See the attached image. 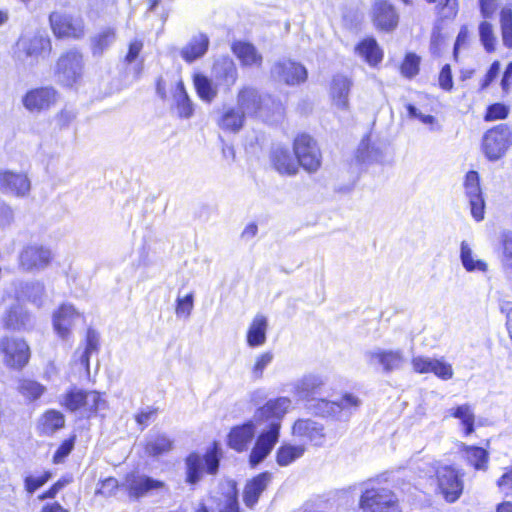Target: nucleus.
I'll list each match as a JSON object with an SVG mask.
<instances>
[{
    "mask_svg": "<svg viewBox=\"0 0 512 512\" xmlns=\"http://www.w3.org/2000/svg\"><path fill=\"white\" fill-rule=\"evenodd\" d=\"M291 404L290 398L278 397L258 409V463L266 458L278 442L282 419Z\"/></svg>",
    "mask_w": 512,
    "mask_h": 512,
    "instance_id": "f257e3e1",
    "label": "nucleus"
},
{
    "mask_svg": "<svg viewBox=\"0 0 512 512\" xmlns=\"http://www.w3.org/2000/svg\"><path fill=\"white\" fill-rule=\"evenodd\" d=\"M16 56L22 62L37 63L51 51V41L44 32L23 35L16 45Z\"/></svg>",
    "mask_w": 512,
    "mask_h": 512,
    "instance_id": "f03ea898",
    "label": "nucleus"
},
{
    "mask_svg": "<svg viewBox=\"0 0 512 512\" xmlns=\"http://www.w3.org/2000/svg\"><path fill=\"white\" fill-rule=\"evenodd\" d=\"M359 507L362 512H401L396 495L386 488L365 489Z\"/></svg>",
    "mask_w": 512,
    "mask_h": 512,
    "instance_id": "7ed1b4c3",
    "label": "nucleus"
},
{
    "mask_svg": "<svg viewBox=\"0 0 512 512\" xmlns=\"http://www.w3.org/2000/svg\"><path fill=\"white\" fill-rule=\"evenodd\" d=\"M364 359L369 367L386 374L402 369L406 362L403 350L382 347L367 350Z\"/></svg>",
    "mask_w": 512,
    "mask_h": 512,
    "instance_id": "20e7f679",
    "label": "nucleus"
},
{
    "mask_svg": "<svg viewBox=\"0 0 512 512\" xmlns=\"http://www.w3.org/2000/svg\"><path fill=\"white\" fill-rule=\"evenodd\" d=\"M512 144V132L506 124L488 130L482 140V150L490 161L501 159Z\"/></svg>",
    "mask_w": 512,
    "mask_h": 512,
    "instance_id": "39448f33",
    "label": "nucleus"
},
{
    "mask_svg": "<svg viewBox=\"0 0 512 512\" xmlns=\"http://www.w3.org/2000/svg\"><path fill=\"white\" fill-rule=\"evenodd\" d=\"M294 154L298 165L304 170L316 172L322 162V155L317 142L308 134H300L294 139Z\"/></svg>",
    "mask_w": 512,
    "mask_h": 512,
    "instance_id": "423d86ee",
    "label": "nucleus"
},
{
    "mask_svg": "<svg viewBox=\"0 0 512 512\" xmlns=\"http://www.w3.org/2000/svg\"><path fill=\"white\" fill-rule=\"evenodd\" d=\"M0 354L3 363L15 370L24 368L30 359V348L25 340L16 337H2L0 339Z\"/></svg>",
    "mask_w": 512,
    "mask_h": 512,
    "instance_id": "0eeeda50",
    "label": "nucleus"
},
{
    "mask_svg": "<svg viewBox=\"0 0 512 512\" xmlns=\"http://www.w3.org/2000/svg\"><path fill=\"white\" fill-rule=\"evenodd\" d=\"M83 56L75 50H69L62 54L56 64L55 76L57 81L64 86H72L82 76Z\"/></svg>",
    "mask_w": 512,
    "mask_h": 512,
    "instance_id": "6e6552de",
    "label": "nucleus"
},
{
    "mask_svg": "<svg viewBox=\"0 0 512 512\" xmlns=\"http://www.w3.org/2000/svg\"><path fill=\"white\" fill-rule=\"evenodd\" d=\"M186 482L190 485L197 484L204 473V466L207 468L209 474H215L219 467V457L217 449L214 447L208 451L204 457L198 454H190L186 460Z\"/></svg>",
    "mask_w": 512,
    "mask_h": 512,
    "instance_id": "1a4fd4ad",
    "label": "nucleus"
},
{
    "mask_svg": "<svg viewBox=\"0 0 512 512\" xmlns=\"http://www.w3.org/2000/svg\"><path fill=\"white\" fill-rule=\"evenodd\" d=\"M49 22L57 38L80 39L85 35L84 22L80 17L54 11L49 16Z\"/></svg>",
    "mask_w": 512,
    "mask_h": 512,
    "instance_id": "9d476101",
    "label": "nucleus"
},
{
    "mask_svg": "<svg viewBox=\"0 0 512 512\" xmlns=\"http://www.w3.org/2000/svg\"><path fill=\"white\" fill-rule=\"evenodd\" d=\"M53 259L52 251L43 245L30 244L19 253L18 262L22 270L38 272L47 268Z\"/></svg>",
    "mask_w": 512,
    "mask_h": 512,
    "instance_id": "9b49d317",
    "label": "nucleus"
},
{
    "mask_svg": "<svg viewBox=\"0 0 512 512\" xmlns=\"http://www.w3.org/2000/svg\"><path fill=\"white\" fill-rule=\"evenodd\" d=\"M438 488L447 502L453 503L463 492L462 475L452 466H441L436 471Z\"/></svg>",
    "mask_w": 512,
    "mask_h": 512,
    "instance_id": "f8f14e48",
    "label": "nucleus"
},
{
    "mask_svg": "<svg viewBox=\"0 0 512 512\" xmlns=\"http://www.w3.org/2000/svg\"><path fill=\"white\" fill-rule=\"evenodd\" d=\"M271 75L279 82L295 86L304 83L308 74L301 63L283 58L274 63L271 68Z\"/></svg>",
    "mask_w": 512,
    "mask_h": 512,
    "instance_id": "ddd939ff",
    "label": "nucleus"
},
{
    "mask_svg": "<svg viewBox=\"0 0 512 512\" xmlns=\"http://www.w3.org/2000/svg\"><path fill=\"white\" fill-rule=\"evenodd\" d=\"M326 383L325 378L316 373H308L291 382L290 393L299 401L311 402L317 399Z\"/></svg>",
    "mask_w": 512,
    "mask_h": 512,
    "instance_id": "4468645a",
    "label": "nucleus"
},
{
    "mask_svg": "<svg viewBox=\"0 0 512 512\" xmlns=\"http://www.w3.org/2000/svg\"><path fill=\"white\" fill-rule=\"evenodd\" d=\"M465 197L470 205L471 215L476 221H482L485 213V201L480 187L479 174L469 171L464 181Z\"/></svg>",
    "mask_w": 512,
    "mask_h": 512,
    "instance_id": "2eb2a0df",
    "label": "nucleus"
},
{
    "mask_svg": "<svg viewBox=\"0 0 512 512\" xmlns=\"http://www.w3.org/2000/svg\"><path fill=\"white\" fill-rule=\"evenodd\" d=\"M122 487L128 490L131 497L140 498L151 491L164 489L165 483L146 475L130 473L126 476Z\"/></svg>",
    "mask_w": 512,
    "mask_h": 512,
    "instance_id": "dca6fc26",
    "label": "nucleus"
},
{
    "mask_svg": "<svg viewBox=\"0 0 512 512\" xmlns=\"http://www.w3.org/2000/svg\"><path fill=\"white\" fill-rule=\"evenodd\" d=\"M320 404L324 406L323 413L326 415L333 416L338 420H347L352 412L360 406L361 401L355 395L346 393L339 401L320 399Z\"/></svg>",
    "mask_w": 512,
    "mask_h": 512,
    "instance_id": "f3484780",
    "label": "nucleus"
},
{
    "mask_svg": "<svg viewBox=\"0 0 512 512\" xmlns=\"http://www.w3.org/2000/svg\"><path fill=\"white\" fill-rule=\"evenodd\" d=\"M292 435L302 442L314 445H321L325 437L323 426L309 418L295 421L292 426Z\"/></svg>",
    "mask_w": 512,
    "mask_h": 512,
    "instance_id": "a211bd4d",
    "label": "nucleus"
},
{
    "mask_svg": "<svg viewBox=\"0 0 512 512\" xmlns=\"http://www.w3.org/2000/svg\"><path fill=\"white\" fill-rule=\"evenodd\" d=\"M372 19L377 29L392 31L398 25L399 16L391 3L376 0L372 6Z\"/></svg>",
    "mask_w": 512,
    "mask_h": 512,
    "instance_id": "6ab92c4d",
    "label": "nucleus"
},
{
    "mask_svg": "<svg viewBox=\"0 0 512 512\" xmlns=\"http://www.w3.org/2000/svg\"><path fill=\"white\" fill-rule=\"evenodd\" d=\"M31 183L24 173L12 171L0 172V190L5 194L16 197H25L28 195Z\"/></svg>",
    "mask_w": 512,
    "mask_h": 512,
    "instance_id": "aec40b11",
    "label": "nucleus"
},
{
    "mask_svg": "<svg viewBox=\"0 0 512 512\" xmlns=\"http://www.w3.org/2000/svg\"><path fill=\"white\" fill-rule=\"evenodd\" d=\"M56 101L57 92L51 87H42L27 92L23 105L30 112H40L50 108Z\"/></svg>",
    "mask_w": 512,
    "mask_h": 512,
    "instance_id": "412c9836",
    "label": "nucleus"
},
{
    "mask_svg": "<svg viewBox=\"0 0 512 512\" xmlns=\"http://www.w3.org/2000/svg\"><path fill=\"white\" fill-rule=\"evenodd\" d=\"M220 491L212 497L213 512H238L236 484L233 481H225L220 484Z\"/></svg>",
    "mask_w": 512,
    "mask_h": 512,
    "instance_id": "4be33fe9",
    "label": "nucleus"
},
{
    "mask_svg": "<svg viewBox=\"0 0 512 512\" xmlns=\"http://www.w3.org/2000/svg\"><path fill=\"white\" fill-rule=\"evenodd\" d=\"M271 161L276 171L282 175L294 176L299 170L296 156H293L285 147L274 148L271 153Z\"/></svg>",
    "mask_w": 512,
    "mask_h": 512,
    "instance_id": "5701e85b",
    "label": "nucleus"
},
{
    "mask_svg": "<svg viewBox=\"0 0 512 512\" xmlns=\"http://www.w3.org/2000/svg\"><path fill=\"white\" fill-rule=\"evenodd\" d=\"M209 37L204 33H198L191 37L189 42L182 47L180 55L187 63H192L202 58L208 51Z\"/></svg>",
    "mask_w": 512,
    "mask_h": 512,
    "instance_id": "b1692460",
    "label": "nucleus"
},
{
    "mask_svg": "<svg viewBox=\"0 0 512 512\" xmlns=\"http://www.w3.org/2000/svg\"><path fill=\"white\" fill-rule=\"evenodd\" d=\"M78 317L79 314L72 305H62L53 316L54 330L62 339H67L71 327Z\"/></svg>",
    "mask_w": 512,
    "mask_h": 512,
    "instance_id": "393cba45",
    "label": "nucleus"
},
{
    "mask_svg": "<svg viewBox=\"0 0 512 512\" xmlns=\"http://www.w3.org/2000/svg\"><path fill=\"white\" fill-rule=\"evenodd\" d=\"M352 87V81L344 75L333 77L330 94L335 106L340 109H347L349 106V92Z\"/></svg>",
    "mask_w": 512,
    "mask_h": 512,
    "instance_id": "a878e982",
    "label": "nucleus"
},
{
    "mask_svg": "<svg viewBox=\"0 0 512 512\" xmlns=\"http://www.w3.org/2000/svg\"><path fill=\"white\" fill-rule=\"evenodd\" d=\"M215 78L228 88L236 83L237 69L233 60L229 57L218 58L213 65Z\"/></svg>",
    "mask_w": 512,
    "mask_h": 512,
    "instance_id": "bb28decb",
    "label": "nucleus"
},
{
    "mask_svg": "<svg viewBox=\"0 0 512 512\" xmlns=\"http://www.w3.org/2000/svg\"><path fill=\"white\" fill-rule=\"evenodd\" d=\"M173 101L177 115L183 119H189L194 113V107L182 80L176 82L173 91Z\"/></svg>",
    "mask_w": 512,
    "mask_h": 512,
    "instance_id": "cd10ccee",
    "label": "nucleus"
},
{
    "mask_svg": "<svg viewBox=\"0 0 512 512\" xmlns=\"http://www.w3.org/2000/svg\"><path fill=\"white\" fill-rule=\"evenodd\" d=\"M3 324L11 330L25 329L30 324V316L20 304L15 303L5 312Z\"/></svg>",
    "mask_w": 512,
    "mask_h": 512,
    "instance_id": "c85d7f7f",
    "label": "nucleus"
},
{
    "mask_svg": "<svg viewBox=\"0 0 512 512\" xmlns=\"http://www.w3.org/2000/svg\"><path fill=\"white\" fill-rule=\"evenodd\" d=\"M355 52L370 66L378 65L383 59V52L374 38L363 39L355 47Z\"/></svg>",
    "mask_w": 512,
    "mask_h": 512,
    "instance_id": "c756f323",
    "label": "nucleus"
},
{
    "mask_svg": "<svg viewBox=\"0 0 512 512\" xmlns=\"http://www.w3.org/2000/svg\"><path fill=\"white\" fill-rule=\"evenodd\" d=\"M245 112L240 108H227L217 120L218 126L227 132L237 133L243 127Z\"/></svg>",
    "mask_w": 512,
    "mask_h": 512,
    "instance_id": "7c9ffc66",
    "label": "nucleus"
},
{
    "mask_svg": "<svg viewBox=\"0 0 512 512\" xmlns=\"http://www.w3.org/2000/svg\"><path fill=\"white\" fill-rule=\"evenodd\" d=\"M255 426L248 422L242 426L235 427L229 434V445L237 451H243L254 437Z\"/></svg>",
    "mask_w": 512,
    "mask_h": 512,
    "instance_id": "2f4dec72",
    "label": "nucleus"
},
{
    "mask_svg": "<svg viewBox=\"0 0 512 512\" xmlns=\"http://www.w3.org/2000/svg\"><path fill=\"white\" fill-rule=\"evenodd\" d=\"M446 416L459 419L466 436L474 432L475 414L473 407L470 404L465 403L457 407L450 408L447 410Z\"/></svg>",
    "mask_w": 512,
    "mask_h": 512,
    "instance_id": "473e14b6",
    "label": "nucleus"
},
{
    "mask_svg": "<svg viewBox=\"0 0 512 512\" xmlns=\"http://www.w3.org/2000/svg\"><path fill=\"white\" fill-rule=\"evenodd\" d=\"M64 415L57 410L46 411L39 420L38 429L41 434L50 436L64 427Z\"/></svg>",
    "mask_w": 512,
    "mask_h": 512,
    "instance_id": "72a5a7b5",
    "label": "nucleus"
},
{
    "mask_svg": "<svg viewBox=\"0 0 512 512\" xmlns=\"http://www.w3.org/2000/svg\"><path fill=\"white\" fill-rule=\"evenodd\" d=\"M460 260L464 269L468 272L485 273L488 270V264L475 256L466 241H462L460 245Z\"/></svg>",
    "mask_w": 512,
    "mask_h": 512,
    "instance_id": "f704fd0d",
    "label": "nucleus"
},
{
    "mask_svg": "<svg viewBox=\"0 0 512 512\" xmlns=\"http://www.w3.org/2000/svg\"><path fill=\"white\" fill-rule=\"evenodd\" d=\"M464 458L476 470L486 471L488 468L489 453L482 447L463 445Z\"/></svg>",
    "mask_w": 512,
    "mask_h": 512,
    "instance_id": "c9c22d12",
    "label": "nucleus"
},
{
    "mask_svg": "<svg viewBox=\"0 0 512 512\" xmlns=\"http://www.w3.org/2000/svg\"><path fill=\"white\" fill-rule=\"evenodd\" d=\"M17 391L26 400L33 402L38 400L46 392V387L33 379L22 378L18 381Z\"/></svg>",
    "mask_w": 512,
    "mask_h": 512,
    "instance_id": "e433bc0d",
    "label": "nucleus"
},
{
    "mask_svg": "<svg viewBox=\"0 0 512 512\" xmlns=\"http://www.w3.org/2000/svg\"><path fill=\"white\" fill-rule=\"evenodd\" d=\"M117 35L114 28H104L92 37L93 55H102L116 41Z\"/></svg>",
    "mask_w": 512,
    "mask_h": 512,
    "instance_id": "4c0bfd02",
    "label": "nucleus"
},
{
    "mask_svg": "<svg viewBox=\"0 0 512 512\" xmlns=\"http://www.w3.org/2000/svg\"><path fill=\"white\" fill-rule=\"evenodd\" d=\"M193 81L196 92L203 101L210 103L216 98L217 88L208 77L195 74Z\"/></svg>",
    "mask_w": 512,
    "mask_h": 512,
    "instance_id": "58836bf2",
    "label": "nucleus"
},
{
    "mask_svg": "<svg viewBox=\"0 0 512 512\" xmlns=\"http://www.w3.org/2000/svg\"><path fill=\"white\" fill-rule=\"evenodd\" d=\"M172 449V441L163 434L151 436L146 443L145 451L149 456L157 457Z\"/></svg>",
    "mask_w": 512,
    "mask_h": 512,
    "instance_id": "ea45409f",
    "label": "nucleus"
},
{
    "mask_svg": "<svg viewBox=\"0 0 512 512\" xmlns=\"http://www.w3.org/2000/svg\"><path fill=\"white\" fill-rule=\"evenodd\" d=\"M305 448L302 445H283L277 451V463L280 466H287L304 454Z\"/></svg>",
    "mask_w": 512,
    "mask_h": 512,
    "instance_id": "a19ab883",
    "label": "nucleus"
},
{
    "mask_svg": "<svg viewBox=\"0 0 512 512\" xmlns=\"http://www.w3.org/2000/svg\"><path fill=\"white\" fill-rule=\"evenodd\" d=\"M107 409V401L97 391H85L84 408L88 413H98Z\"/></svg>",
    "mask_w": 512,
    "mask_h": 512,
    "instance_id": "79ce46f5",
    "label": "nucleus"
},
{
    "mask_svg": "<svg viewBox=\"0 0 512 512\" xmlns=\"http://www.w3.org/2000/svg\"><path fill=\"white\" fill-rule=\"evenodd\" d=\"M502 41L504 46L512 49V8L503 7L500 12Z\"/></svg>",
    "mask_w": 512,
    "mask_h": 512,
    "instance_id": "37998d69",
    "label": "nucleus"
},
{
    "mask_svg": "<svg viewBox=\"0 0 512 512\" xmlns=\"http://www.w3.org/2000/svg\"><path fill=\"white\" fill-rule=\"evenodd\" d=\"M84 394L85 390L74 387L65 393L62 404L72 412L83 409Z\"/></svg>",
    "mask_w": 512,
    "mask_h": 512,
    "instance_id": "c03bdc74",
    "label": "nucleus"
},
{
    "mask_svg": "<svg viewBox=\"0 0 512 512\" xmlns=\"http://www.w3.org/2000/svg\"><path fill=\"white\" fill-rule=\"evenodd\" d=\"M429 4H435L438 14L442 18L453 19L459 10L458 0H425Z\"/></svg>",
    "mask_w": 512,
    "mask_h": 512,
    "instance_id": "a18cd8bd",
    "label": "nucleus"
},
{
    "mask_svg": "<svg viewBox=\"0 0 512 512\" xmlns=\"http://www.w3.org/2000/svg\"><path fill=\"white\" fill-rule=\"evenodd\" d=\"M232 50L243 65H252L256 62V52L253 45L245 42H237L233 44Z\"/></svg>",
    "mask_w": 512,
    "mask_h": 512,
    "instance_id": "49530a36",
    "label": "nucleus"
},
{
    "mask_svg": "<svg viewBox=\"0 0 512 512\" xmlns=\"http://www.w3.org/2000/svg\"><path fill=\"white\" fill-rule=\"evenodd\" d=\"M194 307V293L181 297L177 296L175 314L178 318L188 319L192 313Z\"/></svg>",
    "mask_w": 512,
    "mask_h": 512,
    "instance_id": "de8ad7c7",
    "label": "nucleus"
},
{
    "mask_svg": "<svg viewBox=\"0 0 512 512\" xmlns=\"http://www.w3.org/2000/svg\"><path fill=\"white\" fill-rule=\"evenodd\" d=\"M501 263L504 268L512 269V231L501 234Z\"/></svg>",
    "mask_w": 512,
    "mask_h": 512,
    "instance_id": "09e8293b",
    "label": "nucleus"
},
{
    "mask_svg": "<svg viewBox=\"0 0 512 512\" xmlns=\"http://www.w3.org/2000/svg\"><path fill=\"white\" fill-rule=\"evenodd\" d=\"M480 40L487 52L494 51L496 38L493 33V27L490 23L483 21L479 25Z\"/></svg>",
    "mask_w": 512,
    "mask_h": 512,
    "instance_id": "8fccbe9b",
    "label": "nucleus"
},
{
    "mask_svg": "<svg viewBox=\"0 0 512 512\" xmlns=\"http://www.w3.org/2000/svg\"><path fill=\"white\" fill-rule=\"evenodd\" d=\"M408 115L411 118H416L420 120L423 124L429 125L431 131H439L440 125L437 122V119L432 115H424L421 113L414 105H407Z\"/></svg>",
    "mask_w": 512,
    "mask_h": 512,
    "instance_id": "3c124183",
    "label": "nucleus"
},
{
    "mask_svg": "<svg viewBox=\"0 0 512 512\" xmlns=\"http://www.w3.org/2000/svg\"><path fill=\"white\" fill-rule=\"evenodd\" d=\"M420 58L413 53L406 55L402 65L401 72L404 76L412 78L419 72Z\"/></svg>",
    "mask_w": 512,
    "mask_h": 512,
    "instance_id": "603ef678",
    "label": "nucleus"
},
{
    "mask_svg": "<svg viewBox=\"0 0 512 512\" xmlns=\"http://www.w3.org/2000/svg\"><path fill=\"white\" fill-rule=\"evenodd\" d=\"M509 108L503 103H495L488 106L484 116L485 121L503 120L508 117Z\"/></svg>",
    "mask_w": 512,
    "mask_h": 512,
    "instance_id": "864d4df0",
    "label": "nucleus"
},
{
    "mask_svg": "<svg viewBox=\"0 0 512 512\" xmlns=\"http://www.w3.org/2000/svg\"><path fill=\"white\" fill-rule=\"evenodd\" d=\"M256 102L254 88H244L238 94V108L244 112L248 111Z\"/></svg>",
    "mask_w": 512,
    "mask_h": 512,
    "instance_id": "5fc2aeb1",
    "label": "nucleus"
},
{
    "mask_svg": "<svg viewBox=\"0 0 512 512\" xmlns=\"http://www.w3.org/2000/svg\"><path fill=\"white\" fill-rule=\"evenodd\" d=\"M49 471L44 472L41 476H27L24 480L25 489L29 494H33L38 488L42 487L51 478Z\"/></svg>",
    "mask_w": 512,
    "mask_h": 512,
    "instance_id": "6e6d98bb",
    "label": "nucleus"
},
{
    "mask_svg": "<svg viewBox=\"0 0 512 512\" xmlns=\"http://www.w3.org/2000/svg\"><path fill=\"white\" fill-rule=\"evenodd\" d=\"M431 372L443 380L451 379L453 376L452 366L438 359H434Z\"/></svg>",
    "mask_w": 512,
    "mask_h": 512,
    "instance_id": "4d7b16f0",
    "label": "nucleus"
},
{
    "mask_svg": "<svg viewBox=\"0 0 512 512\" xmlns=\"http://www.w3.org/2000/svg\"><path fill=\"white\" fill-rule=\"evenodd\" d=\"M118 487V480L114 477H108L105 480L101 481L99 487L96 490V494L102 495L104 497H110L115 494Z\"/></svg>",
    "mask_w": 512,
    "mask_h": 512,
    "instance_id": "13d9d810",
    "label": "nucleus"
},
{
    "mask_svg": "<svg viewBox=\"0 0 512 512\" xmlns=\"http://www.w3.org/2000/svg\"><path fill=\"white\" fill-rule=\"evenodd\" d=\"M143 46L144 44L142 40H132L128 45V52L124 59L125 63L129 65L135 63L139 59Z\"/></svg>",
    "mask_w": 512,
    "mask_h": 512,
    "instance_id": "bf43d9fd",
    "label": "nucleus"
},
{
    "mask_svg": "<svg viewBox=\"0 0 512 512\" xmlns=\"http://www.w3.org/2000/svg\"><path fill=\"white\" fill-rule=\"evenodd\" d=\"M499 490L506 496H512V466L497 480Z\"/></svg>",
    "mask_w": 512,
    "mask_h": 512,
    "instance_id": "052dcab7",
    "label": "nucleus"
},
{
    "mask_svg": "<svg viewBox=\"0 0 512 512\" xmlns=\"http://www.w3.org/2000/svg\"><path fill=\"white\" fill-rule=\"evenodd\" d=\"M434 359L428 357H414L412 359V366L417 373H430Z\"/></svg>",
    "mask_w": 512,
    "mask_h": 512,
    "instance_id": "680f3d73",
    "label": "nucleus"
},
{
    "mask_svg": "<svg viewBox=\"0 0 512 512\" xmlns=\"http://www.w3.org/2000/svg\"><path fill=\"white\" fill-rule=\"evenodd\" d=\"M244 502L248 507H253L256 503V477L251 478L244 490Z\"/></svg>",
    "mask_w": 512,
    "mask_h": 512,
    "instance_id": "e2e57ef3",
    "label": "nucleus"
},
{
    "mask_svg": "<svg viewBox=\"0 0 512 512\" xmlns=\"http://www.w3.org/2000/svg\"><path fill=\"white\" fill-rule=\"evenodd\" d=\"M71 481V478H63L54 483L49 490L42 493L38 496L39 500L52 499L57 493L63 489L66 485H68Z\"/></svg>",
    "mask_w": 512,
    "mask_h": 512,
    "instance_id": "0e129e2a",
    "label": "nucleus"
},
{
    "mask_svg": "<svg viewBox=\"0 0 512 512\" xmlns=\"http://www.w3.org/2000/svg\"><path fill=\"white\" fill-rule=\"evenodd\" d=\"M73 449V442L72 440L64 441L60 447L56 450L53 461L55 463H61L72 451Z\"/></svg>",
    "mask_w": 512,
    "mask_h": 512,
    "instance_id": "69168bd1",
    "label": "nucleus"
},
{
    "mask_svg": "<svg viewBox=\"0 0 512 512\" xmlns=\"http://www.w3.org/2000/svg\"><path fill=\"white\" fill-rule=\"evenodd\" d=\"M499 0H479L480 12L484 18H491L498 7Z\"/></svg>",
    "mask_w": 512,
    "mask_h": 512,
    "instance_id": "338daca9",
    "label": "nucleus"
},
{
    "mask_svg": "<svg viewBox=\"0 0 512 512\" xmlns=\"http://www.w3.org/2000/svg\"><path fill=\"white\" fill-rule=\"evenodd\" d=\"M89 6L97 13H106L115 6V0H89Z\"/></svg>",
    "mask_w": 512,
    "mask_h": 512,
    "instance_id": "774afa93",
    "label": "nucleus"
}]
</instances>
